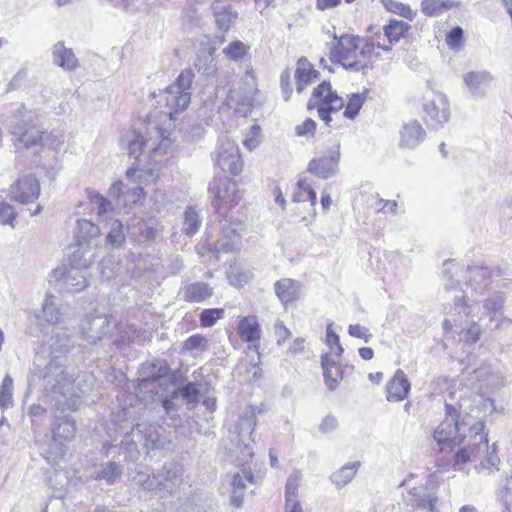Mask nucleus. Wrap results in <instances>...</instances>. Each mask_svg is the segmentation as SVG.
I'll return each instance as SVG.
<instances>
[{
    "label": "nucleus",
    "instance_id": "a18cd8bd",
    "mask_svg": "<svg viewBox=\"0 0 512 512\" xmlns=\"http://www.w3.org/2000/svg\"><path fill=\"white\" fill-rule=\"evenodd\" d=\"M194 68L207 78L213 77L217 72L215 60L210 54L199 55L194 62Z\"/></svg>",
    "mask_w": 512,
    "mask_h": 512
},
{
    "label": "nucleus",
    "instance_id": "a878e982",
    "mask_svg": "<svg viewBox=\"0 0 512 512\" xmlns=\"http://www.w3.org/2000/svg\"><path fill=\"white\" fill-rule=\"evenodd\" d=\"M411 499L410 505L422 512H439L436 508L438 497L428 492L424 487L413 488L409 492Z\"/></svg>",
    "mask_w": 512,
    "mask_h": 512
},
{
    "label": "nucleus",
    "instance_id": "a211bd4d",
    "mask_svg": "<svg viewBox=\"0 0 512 512\" xmlns=\"http://www.w3.org/2000/svg\"><path fill=\"white\" fill-rule=\"evenodd\" d=\"M492 283V272L487 266L467 267V285L473 295H483Z\"/></svg>",
    "mask_w": 512,
    "mask_h": 512
},
{
    "label": "nucleus",
    "instance_id": "338daca9",
    "mask_svg": "<svg viewBox=\"0 0 512 512\" xmlns=\"http://www.w3.org/2000/svg\"><path fill=\"white\" fill-rule=\"evenodd\" d=\"M156 470L152 472L149 477H146V482L143 483V489L149 492L163 493L161 491L160 479L155 475Z\"/></svg>",
    "mask_w": 512,
    "mask_h": 512
},
{
    "label": "nucleus",
    "instance_id": "bb28decb",
    "mask_svg": "<svg viewBox=\"0 0 512 512\" xmlns=\"http://www.w3.org/2000/svg\"><path fill=\"white\" fill-rule=\"evenodd\" d=\"M75 345V337L66 328H56L53 330L49 340V346L52 354H66Z\"/></svg>",
    "mask_w": 512,
    "mask_h": 512
},
{
    "label": "nucleus",
    "instance_id": "9b49d317",
    "mask_svg": "<svg viewBox=\"0 0 512 512\" xmlns=\"http://www.w3.org/2000/svg\"><path fill=\"white\" fill-rule=\"evenodd\" d=\"M465 424L461 419L459 408L453 404L445 403V419L435 429L433 437L438 444H445L453 440L460 427Z\"/></svg>",
    "mask_w": 512,
    "mask_h": 512
},
{
    "label": "nucleus",
    "instance_id": "2eb2a0df",
    "mask_svg": "<svg viewBox=\"0 0 512 512\" xmlns=\"http://www.w3.org/2000/svg\"><path fill=\"white\" fill-rule=\"evenodd\" d=\"M132 433L138 436L139 441L143 442L147 454L168 449L170 442L159 433L156 426L148 425L146 423H137L132 429Z\"/></svg>",
    "mask_w": 512,
    "mask_h": 512
},
{
    "label": "nucleus",
    "instance_id": "b1692460",
    "mask_svg": "<svg viewBox=\"0 0 512 512\" xmlns=\"http://www.w3.org/2000/svg\"><path fill=\"white\" fill-rule=\"evenodd\" d=\"M69 249L71 250L69 262L72 269H78L81 271V269L89 268L94 262V246H89V244L86 243H73L70 245Z\"/></svg>",
    "mask_w": 512,
    "mask_h": 512
},
{
    "label": "nucleus",
    "instance_id": "aec40b11",
    "mask_svg": "<svg viewBox=\"0 0 512 512\" xmlns=\"http://www.w3.org/2000/svg\"><path fill=\"white\" fill-rule=\"evenodd\" d=\"M399 133V146L404 149H414L426 138V131L417 120L404 122Z\"/></svg>",
    "mask_w": 512,
    "mask_h": 512
},
{
    "label": "nucleus",
    "instance_id": "dca6fc26",
    "mask_svg": "<svg viewBox=\"0 0 512 512\" xmlns=\"http://www.w3.org/2000/svg\"><path fill=\"white\" fill-rule=\"evenodd\" d=\"M423 110L424 121L429 126L442 125L448 122L450 117L449 104L443 94L437 95L436 99L426 101Z\"/></svg>",
    "mask_w": 512,
    "mask_h": 512
},
{
    "label": "nucleus",
    "instance_id": "79ce46f5",
    "mask_svg": "<svg viewBox=\"0 0 512 512\" xmlns=\"http://www.w3.org/2000/svg\"><path fill=\"white\" fill-rule=\"evenodd\" d=\"M249 457H244L241 455L240 461L241 463V473H235L232 477L231 486L234 490H244L245 489V481L249 483H254V474L251 471L250 467H247V459Z\"/></svg>",
    "mask_w": 512,
    "mask_h": 512
},
{
    "label": "nucleus",
    "instance_id": "13d9d810",
    "mask_svg": "<svg viewBox=\"0 0 512 512\" xmlns=\"http://www.w3.org/2000/svg\"><path fill=\"white\" fill-rule=\"evenodd\" d=\"M89 197H90L91 203L97 209L98 215H103L112 209L111 202L107 198L102 196L100 193L91 192Z\"/></svg>",
    "mask_w": 512,
    "mask_h": 512
},
{
    "label": "nucleus",
    "instance_id": "4d7b16f0",
    "mask_svg": "<svg viewBox=\"0 0 512 512\" xmlns=\"http://www.w3.org/2000/svg\"><path fill=\"white\" fill-rule=\"evenodd\" d=\"M299 473H293L289 476L286 487H285V502H288V500L291 501H298L297 500V489L299 486Z\"/></svg>",
    "mask_w": 512,
    "mask_h": 512
},
{
    "label": "nucleus",
    "instance_id": "c756f323",
    "mask_svg": "<svg viewBox=\"0 0 512 512\" xmlns=\"http://www.w3.org/2000/svg\"><path fill=\"white\" fill-rule=\"evenodd\" d=\"M320 76L319 71L315 70L306 57L299 58L295 70V79L297 82L296 90L301 93L306 85Z\"/></svg>",
    "mask_w": 512,
    "mask_h": 512
},
{
    "label": "nucleus",
    "instance_id": "c9c22d12",
    "mask_svg": "<svg viewBox=\"0 0 512 512\" xmlns=\"http://www.w3.org/2000/svg\"><path fill=\"white\" fill-rule=\"evenodd\" d=\"M504 294L502 292H493L487 299L484 300L485 315L489 317V321L493 322L498 316L503 313Z\"/></svg>",
    "mask_w": 512,
    "mask_h": 512
},
{
    "label": "nucleus",
    "instance_id": "052dcab7",
    "mask_svg": "<svg viewBox=\"0 0 512 512\" xmlns=\"http://www.w3.org/2000/svg\"><path fill=\"white\" fill-rule=\"evenodd\" d=\"M293 202H304L309 201L310 206L314 209L317 196L313 188H306V190H298L292 196Z\"/></svg>",
    "mask_w": 512,
    "mask_h": 512
},
{
    "label": "nucleus",
    "instance_id": "7ed1b4c3",
    "mask_svg": "<svg viewBox=\"0 0 512 512\" xmlns=\"http://www.w3.org/2000/svg\"><path fill=\"white\" fill-rule=\"evenodd\" d=\"M21 113L22 119L12 121L9 125L13 140L23 144L25 148L47 147L58 151L64 143V136L61 133L44 132L34 121L31 111Z\"/></svg>",
    "mask_w": 512,
    "mask_h": 512
},
{
    "label": "nucleus",
    "instance_id": "6e6552de",
    "mask_svg": "<svg viewBox=\"0 0 512 512\" xmlns=\"http://www.w3.org/2000/svg\"><path fill=\"white\" fill-rule=\"evenodd\" d=\"M215 165L223 172L238 175L242 171L243 163L238 145L226 135L218 139L215 151Z\"/></svg>",
    "mask_w": 512,
    "mask_h": 512
},
{
    "label": "nucleus",
    "instance_id": "473e14b6",
    "mask_svg": "<svg viewBox=\"0 0 512 512\" xmlns=\"http://www.w3.org/2000/svg\"><path fill=\"white\" fill-rule=\"evenodd\" d=\"M496 500L502 505V512H510L512 500V472H504L495 492Z\"/></svg>",
    "mask_w": 512,
    "mask_h": 512
},
{
    "label": "nucleus",
    "instance_id": "864d4df0",
    "mask_svg": "<svg viewBox=\"0 0 512 512\" xmlns=\"http://www.w3.org/2000/svg\"><path fill=\"white\" fill-rule=\"evenodd\" d=\"M223 316L224 309L222 308L204 309L199 316L200 324L202 327H212Z\"/></svg>",
    "mask_w": 512,
    "mask_h": 512
},
{
    "label": "nucleus",
    "instance_id": "680f3d73",
    "mask_svg": "<svg viewBox=\"0 0 512 512\" xmlns=\"http://www.w3.org/2000/svg\"><path fill=\"white\" fill-rule=\"evenodd\" d=\"M462 39L463 29L460 26L452 28L446 36L447 45L452 49H458L461 46Z\"/></svg>",
    "mask_w": 512,
    "mask_h": 512
},
{
    "label": "nucleus",
    "instance_id": "8fccbe9b",
    "mask_svg": "<svg viewBox=\"0 0 512 512\" xmlns=\"http://www.w3.org/2000/svg\"><path fill=\"white\" fill-rule=\"evenodd\" d=\"M13 380L9 375L4 376L0 387V408L5 410L13 403Z\"/></svg>",
    "mask_w": 512,
    "mask_h": 512
},
{
    "label": "nucleus",
    "instance_id": "6e6d98bb",
    "mask_svg": "<svg viewBox=\"0 0 512 512\" xmlns=\"http://www.w3.org/2000/svg\"><path fill=\"white\" fill-rule=\"evenodd\" d=\"M17 213L12 205L7 202H0V224L14 227Z\"/></svg>",
    "mask_w": 512,
    "mask_h": 512
},
{
    "label": "nucleus",
    "instance_id": "de8ad7c7",
    "mask_svg": "<svg viewBox=\"0 0 512 512\" xmlns=\"http://www.w3.org/2000/svg\"><path fill=\"white\" fill-rule=\"evenodd\" d=\"M366 93L367 91L363 93H353L350 95L348 99V103L344 110V117L348 119H355L357 115L359 114L360 109L362 108L365 100H366Z\"/></svg>",
    "mask_w": 512,
    "mask_h": 512
},
{
    "label": "nucleus",
    "instance_id": "f8f14e48",
    "mask_svg": "<svg viewBox=\"0 0 512 512\" xmlns=\"http://www.w3.org/2000/svg\"><path fill=\"white\" fill-rule=\"evenodd\" d=\"M340 145L328 150L327 155L313 158L308 164V172L321 179H328L336 176L339 172Z\"/></svg>",
    "mask_w": 512,
    "mask_h": 512
},
{
    "label": "nucleus",
    "instance_id": "39448f33",
    "mask_svg": "<svg viewBox=\"0 0 512 512\" xmlns=\"http://www.w3.org/2000/svg\"><path fill=\"white\" fill-rule=\"evenodd\" d=\"M335 43L330 48L329 58L333 63H341L347 71L359 72L370 69L369 61L353 60L356 58V52L359 48L360 37L355 35L343 34L338 37L333 36Z\"/></svg>",
    "mask_w": 512,
    "mask_h": 512
},
{
    "label": "nucleus",
    "instance_id": "20e7f679",
    "mask_svg": "<svg viewBox=\"0 0 512 512\" xmlns=\"http://www.w3.org/2000/svg\"><path fill=\"white\" fill-rule=\"evenodd\" d=\"M485 425L483 422H477L470 428L472 443L468 447L460 448L454 455L453 465H460L469 461L480 460L479 466L476 469H487L491 474L492 467L497 466L500 458L496 453L495 444L493 449L489 450L488 435L484 433Z\"/></svg>",
    "mask_w": 512,
    "mask_h": 512
},
{
    "label": "nucleus",
    "instance_id": "37998d69",
    "mask_svg": "<svg viewBox=\"0 0 512 512\" xmlns=\"http://www.w3.org/2000/svg\"><path fill=\"white\" fill-rule=\"evenodd\" d=\"M239 242V236L236 234L235 230L233 229H224L223 235L221 238H219L215 244V248L217 251L221 252H233Z\"/></svg>",
    "mask_w": 512,
    "mask_h": 512
},
{
    "label": "nucleus",
    "instance_id": "72a5a7b5",
    "mask_svg": "<svg viewBox=\"0 0 512 512\" xmlns=\"http://www.w3.org/2000/svg\"><path fill=\"white\" fill-rule=\"evenodd\" d=\"M122 472L123 467L120 464L114 461H108L101 465L98 471L94 472L93 478L98 481L103 480L108 485H113L120 479Z\"/></svg>",
    "mask_w": 512,
    "mask_h": 512
},
{
    "label": "nucleus",
    "instance_id": "7c9ffc66",
    "mask_svg": "<svg viewBox=\"0 0 512 512\" xmlns=\"http://www.w3.org/2000/svg\"><path fill=\"white\" fill-rule=\"evenodd\" d=\"M100 234V229L97 225L86 219L77 220V225L74 231V238L77 244H89V246L96 247L93 240Z\"/></svg>",
    "mask_w": 512,
    "mask_h": 512
},
{
    "label": "nucleus",
    "instance_id": "f3484780",
    "mask_svg": "<svg viewBox=\"0 0 512 512\" xmlns=\"http://www.w3.org/2000/svg\"><path fill=\"white\" fill-rule=\"evenodd\" d=\"M155 475L160 479L161 491L165 494H173L182 483L183 467L177 462H170L156 470Z\"/></svg>",
    "mask_w": 512,
    "mask_h": 512
},
{
    "label": "nucleus",
    "instance_id": "423d86ee",
    "mask_svg": "<svg viewBox=\"0 0 512 512\" xmlns=\"http://www.w3.org/2000/svg\"><path fill=\"white\" fill-rule=\"evenodd\" d=\"M194 77V70L188 67L178 75L173 84L166 87V105L171 108V111L177 113L188 107L191 101L190 90Z\"/></svg>",
    "mask_w": 512,
    "mask_h": 512
},
{
    "label": "nucleus",
    "instance_id": "49530a36",
    "mask_svg": "<svg viewBox=\"0 0 512 512\" xmlns=\"http://www.w3.org/2000/svg\"><path fill=\"white\" fill-rule=\"evenodd\" d=\"M201 219L197 211L191 207L184 212V221L182 230L187 236H193L200 228Z\"/></svg>",
    "mask_w": 512,
    "mask_h": 512
},
{
    "label": "nucleus",
    "instance_id": "0e129e2a",
    "mask_svg": "<svg viewBox=\"0 0 512 512\" xmlns=\"http://www.w3.org/2000/svg\"><path fill=\"white\" fill-rule=\"evenodd\" d=\"M422 12L426 16H438L445 10L439 5L438 0H422L421 2Z\"/></svg>",
    "mask_w": 512,
    "mask_h": 512
},
{
    "label": "nucleus",
    "instance_id": "4468645a",
    "mask_svg": "<svg viewBox=\"0 0 512 512\" xmlns=\"http://www.w3.org/2000/svg\"><path fill=\"white\" fill-rule=\"evenodd\" d=\"M319 101L322 105L328 107L333 113H337L344 107V100L336 91L332 90L330 81L324 80L313 89L312 95L307 103V109H314Z\"/></svg>",
    "mask_w": 512,
    "mask_h": 512
},
{
    "label": "nucleus",
    "instance_id": "cd10ccee",
    "mask_svg": "<svg viewBox=\"0 0 512 512\" xmlns=\"http://www.w3.org/2000/svg\"><path fill=\"white\" fill-rule=\"evenodd\" d=\"M300 286L298 281L283 278L274 284V290L282 304L287 305L299 299Z\"/></svg>",
    "mask_w": 512,
    "mask_h": 512
},
{
    "label": "nucleus",
    "instance_id": "0eeeda50",
    "mask_svg": "<svg viewBox=\"0 0 512 512\" xmlns=\"http://www.w3.org/2000/svg\"><path fill=\"white\" fill-rule=\"evenodd\" d=\"M209 192L212 195V206L220 213L232 209L241 199L236 182L228 177H215L209 184Z\"/></svg>",
    "mask_w": 512,
    "mask_h": 512
},
{
    "label": "nucleus",
    "instance_id": "ea45409f",
    "mask_svg": "<svg viewBox=\"0 0 512 512\" xmlns=\"http://www.w3.org/2000/svg\"><path fill=\"white\" fill-rule=\"evenodd\" d=\"M359 466L358 461L345 464L331 475V481L338 487L345 486L353 479Z\"/></svg>",
    "mask_w": 512,
    "mask_h": 512
},
{
    "label": "nucleus",
    "instance_id": "4be33fe9",
    "mask_svg": "<svg viewBox=\"0 0 512 512\" xmlns=\"http://www.w3.org/2000/svg\"><path fill=\"white\" fill-rule=\"evenodd\" d=\"M493 81L492 74L487 70L470 71L463 75V82L470 93L477 97H484Z\"/></svg>",
    "mask_w": 512,
    "mask_h": 512
},
{
    "label": "nucleus",
    "instance_id": "393cba45",
    "mask_svg": "<svg viewBox=\"0 0 512 512\" xmlns=\"http://www.w3.org/2000/svg\"><path fill=\"white\" fill-rule=\"evenodd\" d=\"M409 391L410 382L405 373L398 369L386 385V398L389 402H399L407 397Z\"/></svg>",
    "mask_w": 512,
    "mask_h": 512
},
{
    "label": "nucleus",
    "instance_id": "6ab92c4d",
    "mask_svg": "<svg viewBox=\"0 0 512 512\" xmlns=\"http://www.w3.org/2000/svg\"><path fill=\"white\" fill-rule=\"evenodd\" d=\"M54 273L57 277L58 287L63 292L78 293L88 286L87 278L78 269L70 268L62 272L60 277H58L59 270H54Z\"/></svg>",
    "mask_w": 512,
    "mask_h": 512
},
{
    "label": "nucleus",
    "instance_id": "9d476101",
    "mask_svg": "<svg viewBox=\"0 0 512 512\" xmlns=\"http://www.w3.org/2000/svg\"><path fill=\"white\" fill-rule=\"evenodd\" d=\"M112 316L106 314L88 315L81 324V337L90 345L97 344L100 340L111 334Z\"/></svg>",
    "mask_w": 512,
    "mask_h": 512
},
{
    "label": "nucleus",
    "instance_id": "ddd939ff",
    "mask_svg": "<svg viewBox=\"0 0 512 512\" xmlns=\"http://www.w3.org/2000/svg\"><path fill=\"white\" fill-rule=\"evenodd\" d=\"M12 200L28 204L38 199L40 195V184L33 174L20 177L9 189Z\"/></svg>",
    "mask_w": 512,
    "mask_h": 512
},
{
    "label": "nucleus",
    "instance_id": "1a4fd4ad",
    "mask_svg": "<svg viewBox=\"0 0 512 512\" xmlns=\"http://www.w3.org/2000/svg\"><path fill=\"white\" fill-rule=\"evenodd\" d=\"M256 423L257 410L255 406L250 405L245 407L235 424V432L239 437L237 449L240 450L241 455L244 457H252L254 454L250 447V442H254L252 434L256 427Z\"/></svg>",
    "mask_w": 512,
    "mask_h": 512
},
{
    "label": "nucleus",
    "instance_id": "412c9836",
    "mask_svg": "<svg viewBox=\"0 0 512 512\" xmlns=\"http://www.w3.org/2000/svg\"><path fill=\"white\" fill-rule=\"evenodd\" d=\"M321 366L323 369L324 381L330 391H334L337 388L338 384L344 377L346 369H353V366H343L335 362L327 353L321 356Z\"/></svg>",
    "mask_w": 512,
    "mask_h": 512
},
{
    "label": "nucleus",
    "instance_id": "c03bdc74",
    "mask_svg": "<svg viewBox=\"0 0 512 512\" xmlns=\"http://www.w3.org/2000/svg\"><path fill=\"white\" fill-rule=\"evenodd\" d=\"M126 236L123 231V224L119 220H114L111 224V228L106 236V244L112 249H117L122 246L125 242Z\"/></svg>",
    "mask_w": 512,
    "mask_h": 512
},
{
    "label": "nucleus",
    "instance_id": "774afa93",
    "mask_svg": "<svg viewBox=\"0 0 512 512\" xmlns=\"http://www.w3.org/2000/svg\"><path fill=\"white\" fill-rule=\"evenodd\" d=\"M275 335L277 337V343L281 345L285 340H287L291 333L286 328L282 321H277L274 325Z\"/></svg>",
    "mask_w": 512,
    "mask_h": 512
},
{
    "label": "nucleus",
    "instance_id": "58836bf2",
    "mask_svg": "<svg viewBox=\"0 0 512 512\" xmlns=\"http://www.w3.org/2000/svg\"><path fill=\"white\" fill-rule=\"evenodd\" d=\"M215 16V21L219 29L228 30L231 23L237 17V13L232 11L230 5L216 4L212 7Z\"/></svg>",
    "mask_w": 512,
    "mask_h": 512
},
{
    "label": "nucleus",
    "instance_id": "f704fd0d",
    "mask_svg": "<svg viewBox=\"0 0 512 512\" xmlns=\"http://www.w3.org/2000/svg\"><path fill=\"white\" fill-rule=\"evenodd\" d=\"M213 290L205 282H194L185 287L183 297L187 302H202L212 296Z\"/></svg>",
    "mask_w": 512,
    "mask_h": 512
},
{
    "label": "nucleus",
    "instance_id": "f03ea898",
    "mask_svg": "<svg viewBox=\"0 0 512 512\" xmlns=\"http://www.w3.org/2000/svg\"><path fill=\"white\" fill-rule=\"evenodd\" d=\"M37 381L43 382V391L54 402L56 410L77 411L81 404V397L75 392L73 378L65 369V365L58 355L53 356L43 370L33 372L28 377L29 389L37 385Z\"/></svg>",
    "mask_w": 512,
    "mask_h": 512
},
{
    "label": "nucleus",
    "instance_id": "f257e3e1",
    "mask_svg": "<svg viewBox=\"0 0 512 512\" xmlns=\"http://www.w3.org/2000/svg\"><path fill=\"white\" fill-rule=\"evenodd\" d=\"M463 268L454 260L444 262L443 285L447 293H454L451 296L452 304L446 307V318L442 326L447 337L464 344H475L481 335V327L471 317L473 306L466 301L464 291L457 290L460 285L455 276H459Z\"/></svg>",
    "mask_w": 512,
    "mask_h": 512
},
{
    "label": "nucleus",
    "instance_id": "09e8293b",
    "mask_svg": "<svg viewBox=\"0 0 512 512\" xmlns=\"http://www.w3.org/2000/svg\"><path fill=\"white\" fill-rule=\"evenodd\" d=\"M42 312L45 320L49 323H56L60 319V312L57 308L56 297L47 293L42 304Z\"/></svg>",
    "mask_w": 512,
    "mask_h": 512
},
{
    "label": "nucleus",
    "instance_id": "3c124183",
    "mask_svg": "<svg viewBox=\"0 0 512 512\" xmlns=\"http://www.w3.org/2000/svg\"><path fill=\"white\" fill-rule=\"evenodd\" d=\"M208 349V339L201 334H193L188 337L182 345V351L192 352L195 350L205 351Z\"/></svg>",
    "mask_w": 512,
    "mask_h": 512
},
{
    "label": "nucleus",
    "instance_id": "4c0bfd02",
    "mask_svg": "<svg viewBox=\"0 0 512 512\" xmlns=\"http://www.w3.org/2000/svg\"><path fill=\"white\" fill-rule=\"evenodd\" d=\"M411 28L410 24L402 20L391 19L387 25L384 26L385 36L388 38L390 44L399 42L401 38Z\"/></svg>",
    "mask_w": 512,
    "mask_h": 512
},
{
    "label": "nucleus",
    "instance_id": "2f4dec72",
    "mask_svg": "<svg viewBox=\"0 0 512 512\" xmlns=\"http://www.w3.org/2000/svg\"><path fill=\"white\" fill-rule=\"evenodd\" d=\"M238 334L247 343L258 341L261 336L260 325L255 316H246L239 321Z\"/></svg>",
    "mask_w": 512,
    "mask_h": 512
},
{
    "label": "nucleus",
    "instance_id": "603ef678",
    "mask_svg": "<svg viewBox=\"0 0 512 512\" xmlns=\"http://www.w3.org/2000/svg\"><path fill=\"white\" fill-rule=\"evenodd\" d=\"M249 47L240 40L232 41L228 46L223 49V53L231 60L238 61L242 59Z\"/></svg>",
    "mask_w": 512,
    "mask_h": 512
},
{
    "label": "nucleus",
    "instance_id": "c85d7f7f",
    "mask_svg": "<svg viewBox=\"0 0 512 512\" xmlns=\"http://www.w3.org/2000/svg\"><path fill=\"white\" fill-rule=\"evenodd\" d=\"M76 434L75 420L70 416L63 418L56 417L54 427L52 429V435L55 442H69Z\"/></svg>",
    "mask_w": 512,
    "mask_h": 512
},
{
    "label": "nucleus",
    "instance_id": "5fc2aeb1",
    "mask_svg": "<svg viewBox=\"0 0 512 512\" xmlns=\"http://www.w3.org/2000/svg\"><path fill=\"white\" fill-rule=\"evenodd\" d=\"M382 3L385 6V8L390 12L399 14L400 16H403L409 20H412L414 17L413 12L408 5L396 2L394 0H382Z\"/></svg>",
    "mask_w": 512,
    "mask_h": 512
},
{
    "label": "nucleus",
    "instance_id": "5701e85b",
    "mask_svg": "<svg viewBox=\"0 0 512 512\" xmlns=\"http://www.w3.org/2000/svg\"><path fill=\"white\" fill-rule=\"evenodd\" d=\"M52 62L64 71L72 72L79 68L80 63L71 48H67L63 41H58L52 48Z\"/></svg>",
    "mask_w": 512,
    "mask_h": 512
},
{
    "label": "nucleus",
    "instance_id": "e433bc0d",
    "mask_svg": "<svg viewBox=\"0 0 512 512\" xmlns=\"http://www.w3.org/2000/svg\"><path fill=\"white\" fill-rule=\"evenodd\" d=\"M113 448H117L118 454L124 455V461L127 463H134L139 459L140 452L137 443L133 439H130L128 435L125 436L119 446L111 445L106 455H108Z\"/></svg>",
    "mask_w": 512,
    "mask_h": 512
},
{
    "label": "nucleus",
    "instance_id": "bf43d9fd",
    "mask_svg": "<svg viewBox=\"0 0 512 512\" xmlns=\"http://www.w3.org/2000/svg\"><path fill=\"white\" fill-rule=\"evenodd\" d=\"M145 145L143 137L139 133H133V139L128 141V153L134 158H138Z\"/></svg>",
    "mask_w": 512,
    "mask_h": 512
},
{
    "label": "nucleus",
    "instance_id": "69168bd1",
    "mask_svg": "<svg viewBox=\"0 0 512 512\" xmlns=\"http://www.w3.org/2000/svg\"><path fill=\"white\" fill-rule=\"evenodd\" d=\"M316 130V122L307 118L302 124H299L295 128V132L298 136L313 137Z\"/></svg>",
    "mask_w": 512,
    "mask_h": 512
},
{
    "label": "nucleus",
    "instance_id": "a19ab883",
    "mask_svg": "<svg viewBox=\"0 0 512 512\" xmlns=\"http://www.w3.org/2000/svg\"><path fill=\"white\" fill-rule=\"evenodd\" d=\"M198 386L199 384L195 382H188L182 387L173 390L172 398H178L179 396H182L187 404L195 405L199 402L200 397V390Z\"/></svg>",
    "mask_w": 512,
    "mask_h": 512
},
{
    "label": "nucleus",
    "instance_id": "e2e57ef3",
    "mask_svg": "<svg viewBox=\"0 0 512 512\" xmlns=\"http://www.w3.org/2000/svg\"><path fill=\"white\" fill-rule=\"evenodd\" d=\"M348 333L352 337L362 339L365 343H368L373 337L369 329L360 324L349 325Z\"/></svg>",
    "mask_w": 512,
    "mask_h": 512
}]
</instances>
